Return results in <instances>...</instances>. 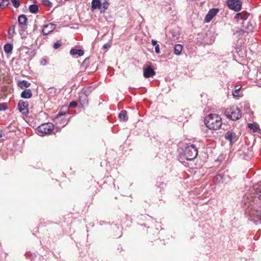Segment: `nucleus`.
<instances>
[{
  "instance_id": "1",
  "label": "nucleus",
  "mask_w": 261,
  "mask_h": 261,
  "mask_svg": "<svg viewBox=\"0 0 261 261\" xmlns=\"http://www.w3.org/2000/svg\"><path fill=\"white\" fill-rule=\"evenodd\" d=\"M204 123L210 129L217 130L222 124L221 117L216 114H210L205 117Z\"/></svg>"
},
{
  "instance_id": "6",
  "label": "nucleus",
  "mask_w": 261,
  "mask_h": 261,
  "mask_svg": "<svg viewBox=\"0 0 261 261\" xmlns=\"http://www.w3.org/2000/svg\"><path fill=\"white\" fill-rule=\"evenodd\" d=\"M27 20L28 19L25 15H21L19 16L18 21L20 30L25 31L27 29Z\"/></svg>"
},
{
  "instance_id": "23",
  "label": "nucleus",
  "mask_w": 261,
  "mask_h": 261,
  "mask_svg": "<svg viewBox=\"0 0 261 261\" xmlns=\"http://www.w3.org/2000/svg\"><path fill=\"white\" fill-rule=\"evenodd\" d=\"M13 49V46L10 44H7L4 45V49L5 53L7 54H9L11 53Z\"/></svg>"
},
{
  "instance_id": "16",
  "label": "nucleus",
  "mask_w": 261,
  "mask_h": 261,
  "mask_svg": "<svg viewBox=\"0 0 261 261\" xmlns=\"http://www.w3.org/2000/svg\"><path fill=\"white\" fill-rule=\"evenodd\" d=\"M32 96V92L31 89H27L22 91L21 93V97L28 99L30 98Z\"/></svg>"
},
{
  "instance_id": "35",
  "label": "nucleus",
  "mask_w": 261,
  "mask_h": 261,
  "mask_svg": "<svg viewBox=\"0 0 261 261\" xmlns=\"http://www.w3.org/2000/svg\"><path fill=\"white\" fill-rule=\"evenodd\" d=\"M151 43H152V44L153 45L155 46L156 45V44H158L157 43V41L156 40H152Z\"/></svg>"
},
{
  "instance_id": "27",
  "label": "nucleus",
  "mask_w": 261,
  "mask_h": 261,
  "mask_svg": "<svg viewBox=\"0 0 261 261\" xmlns=\"http://www.w3.org/2000/svg\"><path fill=\"white\" fill-rule=\"evenodd\" d=\"M11 2H12L13 6L15 8H17L19 7L20 3H19V0H11Z\"/></svg>"
},
{
  "instance_id": "8",
  "label": "nucleus",
  "mask_w": 261,
  "mask_h": 261,
  "mask_svg": "<svg viewBox=\"0 0 261 261\" xmlns=\"http://www.w3.org/2000/svg\"><path fill=\"white\" fill-rule=\"evenodd\" d=\"M218 12V9H212L210 10L205 17V21L206 22H210Z\"/></svg>"
},
{
  "instance_id": "14",
  "label": "nucleus",
  "mask_w": 261,
  "mask_h": 261,
  "mask_svg": "<svg viewBox=\"0 0 261 261\" xmlns=\"http://www.w3.org/2000/svg\"><path fill=\"white\" fill-rule=\"evenodd\" d=\"M249 14L243 11L241 13H238L236 14V18L238 19L246 20L248 18Z\"/></svg>"
},
{
  "instance_id": "31",
  "label": "nucleus",
  "mask_w": 261,
  "mask_h": 261,
  "mask_svg": "<svg viewBox=\"0 0 261 261\" xmlns=\"http://www.w3.org/2000/svg\"><path fill=\"white\" fill-rule=\"evenodd\" d=\"M155 51L156 54L160 53V49L159 44H156V45L155 46Z\"/></svg>"
},
{
  "instance_id": "22",
  "label": "nucleus",
  "mask_w": 261,
  "mask_h": 261,
  "mask_svg": "<svg viewBox=\"0 0 261 261\" xmlns=\"http://www.w3.org/2000/svg\"><path fill=\"white\" fill-rule=\"evenodd\" d=\"M29 11L32 13H37L38 11V7L36 5H31L29 7Z\"/></svg>"
},
{
  "instance_id": "26",
  "label": "nucleus",
  "mask_w": 261,
  "mask_h": 261,
  "mask_svg": "<svg viewBox=\"0 0 261 261\" xmlns=\"http://www.w3.org/2000/svg\"><path fill=\"white\" fill-rule=\"evenodd\" d=\"M241 87L240 85H237L234 87V91L232 92V95L234 96H238V92L240 90Z\"/></svg>"
},
{
  "instance_id": "9",
  "label": "nucleus",
  "mask_w": 261,
  "mask_h": 261,
  "mask_svg": "<svg viewBox=\"0 0 261 261\" xmlns=\"http://www.w3.org/2000/svg\"><path fill=\"white\" fill-rule=\"evenodd\" d=\"M155 74V72L150 67V66H148L147 67L144 68L143 69V75L145 78L152 77Z\"/></svg>"
},
{
  "instance_id": "2",
  "label": "nucleus",
  "mask_w": 261,
  "mask_h": 261,
  "mask_svg": "<svg viewBox=\"0 0 261 261\" xmlns=\"http://www.w3.org/2000/svg\"><path fill=\"white\" fill-rule=\"evenodd\" d=\"M225 114L227 118L233 121L239 119L242 116L241 110L234 106L227 108L225 110Z\"/></svg>"
},
{
  "instance_id": "21",
  "label": "nucleus",
  "mask_w": 261,
  "mask_h": 261,
  "mask_svg": "<svg viewBox=\"0 0 261 261\" xmlns=\"http://www.w3.org/2000/svg\"><path fill=\"white\" fill-rule=\"evenodd\" d=\"M182 46L179 44H176L174 46V54L176 55H179L181 54Z\"/></svg>"
},
{
  "instance_id": "30",
  "label": "nucleus",
  "mask_w": 261,
  "mask_h": 261,
  "mask_svg": "<svg viewBox=\"0 0 261 261\" xmlns=\"http://www.w3.org/2000/svg\"><path fill=\"white\" fill-rule=\"evenodd\" d=\"M77 103L75 101H71L69 104V107L75 108L77 107Z\"/></svg>"
},
{
  "instance_id": "25",
  "label": "nucleus",
  "mask_w": 261,
  "mask_h": 261,
  "mask_svg": "<svg viewBox=\"0 0 261 261\" xmlns=\"http://www.w3.org/2000/svg\"><path fill=\"white\" fill-rule=\"evenodd\" d=\"M41 3L44 6L49 8H50L53 6V4L49 0H42Z\"/></svg>"
},
{
  "instance_id": "18",
  "label": "nucleus",
  "mask_w": 261,
  "mask_h": 261,
  "mask_svg": "<svg viewBox=\"0 0 261 261\" xmlns=\"http://www.w3.org/2000/svg\"><path fill=\"white\" fill-rule=\"evenodd\" d=\"M101 6V2L100 0H92L91 3V9H96L98 8L100 9V8Z\"/></svg>"
},
{
  "instance_id": "4",
  "label": "nucleus",
  "mask_w": 261,
  "mask_h": 261,
  "mask_svg": "<svg viewBox=\"0 0 261 261\" xmlns=\"http://www.w3.org/2000/svg\"><path fill=\"white\" fill-rule=\"evenodd\" d=\"M54 129V125L51 123H45L41 124L37 127L39 133L42 134H50Z\"/></svg>"
},
{
  "instance_id": "33",
  "label": "nucleus",
  "mask_w": 261,
  "mask_h": 261,
  "mask_svg": "<svg viewBox=\"0 0 261 261\" xmlns=\"http://www.w3.org/2000/svg\"><path fill=\"white\" fill-rule=\"evenodd\" d=\"M8 33L10 35H13L14 33V27H13L12 28L9 29Z\"/></svg>"
},
{
  "instance_id": "28",
  "label": "nucleus",
  "mask_w": 261,
  "mask_h": 261,
  "mask_svg": "<svg viewBox=\"0 0 261 261\" xmlns=\"http://www.w3.org/2000/svg\"><path fill=\"white\" fill-rule=\"evenodd\" d=\"M7 105L6 103H0V111H4L7 109Z\"/></svg>"
},
{
  "instance_id": "38",
  "label": "nucleus",
  "mask_w": 261,
  "mask_h": 261,
  "mask_svg": "<svg viewBox=\"0 0 261 261\" xmlns=\"http://www.w3.org/2000/svg\"><path fill=\"white\" fill-rule=\"evenodd\" d=\"M2 137V135L1 134V132H0V138Z\"/></svg>"
},
{
  "instance_id": "37",
  "label": "nucleus",
  "mask_w": 261,
  "mask_h": 261,
  "mask_svg": "<svg viewBox=\"0 0 261 261\" xmlns=\"http://www.w3.org/2000/svg\"><path fill=\"white\" fill-rule=\"evenodd\" d=\"M107 46H108V44H105L103 45V48H107Z\"/></svg>"
},
{
  "instance_id": "20",
  "label": "nucleus",
  "mask_w": 261,
  "mask_h": 261,
  "mask_svg": "<svg viewBox=\"0 0 261 261\" xmlns=\"http://www.w3.org/2000/svg\"><path fill=\"white\" fill-rule=\"evenodd\" d=\"M109 6V3L108 1H105L103 4L101 5V7L100 8V11L101 13H104L108 9Z\"/></svg>"
},
{
  "instance_id": "15",
  "label": "nucleus",
  "mask_w": 261,
  "mask_h": 261,
  "mask_svg": "<svg viewBox=\"0 0 261 261\" xmlns=\"http://www.w3.org/2000/svg\"><path fill=\"white\" fill-rule=\"evenodd\" d=\"M120 121L126 122L128 120L127 113L125 110H122L118 115Z\"/></svg>"
},
{
  "instance_id": "12",
  "label": "nucleus",
  "mask_w": 261,
  "mask_h": 261,
  "mask_svg": "<svg viewBox=\"0 0 261 261\" xmlns=\"http://www.w3.org/2000/svg\"><path fill=\"white\" fill-rule=\"evenodd\" d=\"M17 86L21 89H23L29 88L31 86V83L25 80L19 81L17 82Z\"/></svg>"
},
{
  "instance_id": "7",
  "label": "nucleus",
  "mask_w": 261,
  "mask_h": 261,
  "mask_svg": "<svg viewBox=\"0 0 261 261\" xmlns=\"http://www.w3.org/2000/svg\"><path fill=\"white\" fill-rule=\"evenodd\" d=\"M29 104L27 101L23 100H19L18 104V108L20 112L23 115H27L29 113L28 110Z\"/></svg>"
},
{
  "instance_id": "11",
  "label": "nucleus",
  "mask_w": 261,
  "mask_h": 261,
  "mask_svg": "<svg viewBox=\"0 0 261 261\" xmlns=\"http://www.w3.org/2000/svg\"><path fill=\"white\" fill-rule=\"evenodd\" d=\"M248 127L251 130H252L253 132L254 133H260V132L259 125L256 123H248Z\"/></svg>"
},
{
  "instance_id": "39",
  "label": "nucleus",
  "mask_w": 261,
  "mask_h": 261,
  "mask_svg": "<svg viewBox=\"0 0 261 261\" xmlns=\"http://www.w3.org/2000/svg\"><path fill=\"white\" fill-rule=\"evenodd\" d=\"M161 184L160 183V184H159V185H158V186H161Z\"/></svg>"
},
{
  "instance_id": "13",
  "label": "nucleus",
  "mask_w": 261,
  "mask_h": 261,
  "mask_svg": "<svg viewBox=\"0 0 261 261\" xmlns=\"http://www.w3.org/2000/svg\"><path fill=\"white\" fill-rule=\"evenodd\" d=\"M226 139L228 140L230 143L236 140V134L232 132H228L225 136Z\"/></svg>"
},
{
  "instance_id": "29",
  "label": "nucleus",
  "mask_w": 261,
  "mask_h": 261,
  "mask_svg": "<svg viewBox=\"0 0 261 261\" xmlns=\"http://www.w3.org/2000/svg\"><path fill=\"white\" fill-rule=\"evenodd\" d=\"M61 46V43L58 41L54 44L53 47L55 49H57Z\"/></svg>"
},
{
  "instance_id": "32",
  "label": "nucleus",
  "mask_w": 261,
  "mask_h": 261,
  "mask_svg": "<svg viewBox=\"0 0 261 261\" xmlns=\"http://www.w3.org/2000/svg\"><path fill=\"white\" fill-rule=\"evenodd\" d=\"M65 114V113H59L57 115V117H56V120H59V119H60V118L61 116H63V115H64Z\"/></svg>"
},
{
  "instance_id": "34",
  "label": "nucleus",
  "mask_w": 261,
  "mask_h": 261,
  "mask_svg": "<svg viewBox=\"0 0 261 261\" xmlns=\"http://www.w3.org/2000/svg\"><path fill=\"white\" fill-rule=\"evenodd\" d=\"M48 93H52L53 92H56V89L54 88H50L48 89Z\"/></svg>"
},
{
  "instance_id": "17",
  "label": "nucleus",
  "mask_w": 261,
  "mask_h": 261,
  "mask_svg": "<svg viewBox=\"0 0 261 261\" xmlns=\"http://www.w3.org/2000/svg\"><path fill=\"white\" fill-rule=\"evenodd\" d=\"M79 99L82 104L85 105L88 101L87 95L84 92H81L79 95Z\"/></svg>"
},
{
  "instance_id": "19",
  "label": "nucleus",
  "mask_w": 261,
  "mask_h": 261,
  "mask_svg": "<svg viewBox=\"0 0 261 261\" xmlns=\"http://www.w3.org/2000/svg\"><path fill=\"white\" fill-rule=\"evenodd\" d=\"M84 51L82 49H76L75 48H72L70 51V54L71 55H77L79 56H82L84 55Z\"/></svg>"
},
{
  "instance_id": "3",
  "label": "nucleus",
  "mask_w": 261,
  "mask_h": 261,
  "mask_svg": "<svg viewBox=\"0 0 261 261\" xmlns=\"http://www.w3.org/2000/svg\"><path fill=\"white\" fill-rule=\"evenodd\" d=\"M184 155L187 160H192L198 155V150L194 145H188L184 150Z\"/></svg>"
},
{
  "instance_id": "5",
  "label": "nucleus",
  "mask_w": 261,
  "mask_h": 261,
  "mask_svg": "<svg viewBox=\"0 0 261 261\" xmlns=\"http://www.w3.org/2000/svg\"><path fill=\"white\" fill-rule=\"evenodd\" d=\"M226 5L229 9L238 12L242 9V2L240 0H227Z\"/></svg>"
},
{
  "instance_id": "10",
  "label": "nucleus",
  "mask_w": 261,
  "mask_h": 261,
  "mask_svg": "<svg viewBox=\"0 0 261 261\" xmlns=\"http://www.w3.org/2000/svg\"><path fill=\"white\" fill-rule=\"evenodd\" d=\"M53 29V24L49 23L44 26L42 32L44 35H46L52 32Z\"/></svg>"
},
{
  "instance_id": "36",
  "label": "nucleus",
  "mask_w": 261,
  "mask_h": 261,
  "mask_svg": "<svg viewBox=\"0 0 261 261\" xmlns=\"http://www.w3.org/2000/svg\"><path fill=\"white\" fill-rule=\"evenodd\" d=\"M257 217L258 218L259 220L260 221V222L261 223V212H260L259 215H258Z\"/></svg>"
},
{
  "instance_id": "24",
  "label": "nucleus",
  "mask_w": 261,
  "mask_h": 261,
  "mask_svg": "<svg viewBox=\"0 0 261 261\" xmlns=\"http://www.w3.org/2000/svg\"><path fill=\"white\" fill-rule=\"evenodd\" d=\"M10 4V0H2L0 3V8L4 9L7 7Z\"/></svg>"
}]
</instances>
